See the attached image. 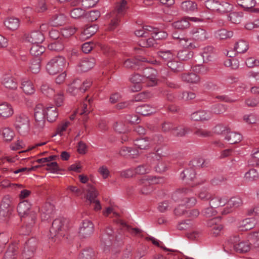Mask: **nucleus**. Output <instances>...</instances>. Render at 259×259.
I'll use <instances>...</instances> for the list:
<instances>
[{
    "label": "nucleus",
    "mask_w": 259,
    "mask_h": 259,
    "mask_svg": "<svg viewBox=\"0 0 259 259\" xmlns=\"http://www.w3.org/2000/svg\"><path fill=\"white\" fill-rule=\"evenodd\" d=\"M31 204L28 200H23L19 203L17 206V212L21 218H27L28 221L30 220L35 223L37 219L35 211L32 210Z\"/></svg>",
    "instance_id": "1"
},
{
    "label": "nucleus",
    "mask_w": 259,
    "mask_h": 259,
    "mask_svg": "<svg viewBox=\"0 0 259 259\" xmlns=\"http://www.w3.org/2000/svg\"><path fill=\"white\" fill-rule=\"evenodd\" d=\"M162 179L154 176H147L140 179L138 182V186L141 187L140 192L145 195L150 194L152 191L151 185L160 183Z\"/></svg>",
    "instance_id": "2"
},
{
    "label": "nucleus",
    "mask_w": 259,
    "mask_h": 259,
    "mask_svg": "<svg viewBox=\"0 0 259 259\" xmlns=\"http://www.w3.org/2000/svg\"><path fill=\"white\" fill-rule=\"evenodd\" d=\"M64 57L58 56L51 59L46 65L47 72L50 75H55L62 71L65 64Z\"/></svg>",
    "instance_id": "3"
},
{
    "label": "nucleus",
    "mask_w": 259,
    "mask_h": 259,
    "mask_svg": "<svg viewBox=\"0 0 259 259\" xmlns=\"http://www.w3.org/2000/svg\"><path fill=\"white\" fill-rule=\"evenodd\" d=\"M67 221L64 218H58L52 223V227L50 228V237L62 236L64 235L62 231L65 229V225Z\"/></svg>",
    "instance_id": "4"
},
{
    "label": "nucleus",
    "mask_w": 259,
    "mask_h": 259,
    "mask_svg": "<svg viewBox=\"0 0 259 259\" xmlns=\"http://www.w3.org/2000/svg\"><path fill=\"white\" fill-rule=\"evenodd\" d=\"M30 120L28 116L20 114L16 117L15 126L18 132L21 134H24L29 130Z\"/></svg>",
    "instance_id": "5"
},
{
    "label": "nucleus",
    "mask_w": 259,
    "mask_h": 259,
    "mask_svg": "<svg viewBox=\"0 0 259 259\" xmlns=\"http://www.w3.org/2000/svg\"><path fill=\"white\" fill-rule=\"evenodd\" d=\"M228 241L231 244V247H233L236 252H246L250 249V243L248 241H240L238 236L231 237Z\"/></svg>",
    "instance_id": "6"
},
{
    "label": "nucleus",
    "mask_w": 259,
    "mask_h": 259,
    "mask_svg": "<svg viewBox=\"0 0 259 259\" xmlns=\"http://www.w3.org/2000/svg\"><path fill=\"white\" fill-rule=\"evenodd\" d=\"M157 71L151 67H146L143 70V78L144 83L148 87H154L157 83Z\"/></svg>",
    "instance_id": "7"
},
{
    "label": "nucleus",
    "mask_w": 259,
    "mask_h": 259,
    "mask_svg": "<svg viewBox=\"0 0 259 259\" xmlns=\"http://www.w3.org/2000/svg\"><path fill=\"white\" fill-rule=\"evenodd\" d=\"M45 109L42 105L38 104L34 109L35 126L38 130L42 128L45 123Z\"/></svg>",
    "instance_id": "8"
},
{
    "label": "nucleus",
    "mask_w": 259,
    "mask_h": 259,
    "mask_svg": "<svg viewBox=\"0 0 259 259\" xmlns=\"http://www.w3.org/2000/svg\"><path fill=\"white\" fill-rule=\"evenodd\" d=\"M192 193V190L188 188H181L172 192L171 195L172 200L176 202H183L187 196Z\"/></svg>",
    "instance_id": "9"
},
{
    "label": "nucleus",
    "mask_w": 259,
    "mask_h": 259,
    "mask_svg": "<svg viewBox=\"0 0 259 259\" xmlns=\"http://www.w3.org/2000/svg\"><path fill=\"white\" fill-rule=\"evenodd\" d=\"M243 204L242 198L238 196H233L229 200H227L226 206L222 211V214H227L233 211L234 208L241 206Z\"/></svg>",
    "instance_id": "10"
},
{
    "label": "nucleus",
    "mask_w": 259,
    "mask_h": 259,
    "mask_svg": "<svg viewBox=\"0 0 259 259\" xmlns=\"http://www.w3.org/2000/svg\"><path fill=\"white\" fill-rule=\"evenodd\" d=\"M37 244V241L35 238H30L25 242L22 252V256L24 258L27 259L33 255Z\"/></svg>",
    "instance_id": "11"
},
{
    "label": "nucleus",
    "mask_w": 259,
    "mask_h": 259,
    "mask_svg": "<svg viewBox=\"0 0 259 259\" xmlns=\"http://www.w3.org/2000/svg\"><path fill=\"white\" fill-rule=\"evenodd\" d=\"M94 225L90 220L83 221L79 229V235L84 238L90 236L94 232Z\"/></svg>",
    "instance_id": "12"
},
{
    "label": "nucleus",
    "mask_w": 259,
    "mask_h": 259,
    "mask_svg": "<svg viewBox=\"0 0 259 259\" xmlns=\"http://www.w3.org/2000/svg\"><path fill=\"white\" fill-rule=\"evenodd\" d=\"M1 82L8 89L15 90L17 89V83L10 74H4L1 78Z\"/></svg>",
    "instance_id": "13"
},
{
    "label": "nucleus",
    "mask_w": 259,
    "mask_h": 259,
    "mask_svg": "<svg viewBox=\"0 0 259 259\" xmlns=\"http://www.w3.org/2000/svg\"><path fill=\"white\" fill-rule=\"evenodd\" d=\"M114 232L112 228L108 227L105 230L104 233L101 237L102 245L104 247L105 251L106 250V247H109L112 243V241L113 239Z\"/></svg>",
    "instance_id": "14"
},
{
    "label": "nucleus",
    "mask_w": 259,
    "mask_h": 259,
    "mask_svg": "<svg viewBox=\"0 0 259 259\" xmlns=\"http://www.w3.org/2000/svg\"><path fill=\"white\" fill-rule=\"evenodd\" d=\"M220 220L217 218H213L207 222V226L210 228L211 233L214 236L220 235L222 230V225L219 223Z\"/></svg>",
    "instance_id": "15"
},
{
    "label": "nucleus",
    "mask_w": 259,
    "mask_h": 259,
    "mask_svg": "<svg viewBox=\"0 0 259 259\" xmlns=\"http://www.w3.org/2000/svg\"><path fill=\"white\" fill-rule=\"evenodd\" d=\"M193 38L198 41H204L209 38L208 33L201 28H195L190 31Z\"/></svg>",
    "instance_id": "16"
},
{
    "label": "nucleus",
    "mask_w": 259,
    "mask_h": 259,
    "mask_svg": "<svg viewBox=\"0 0 259 259\" xmlns=\"http://www.w3.org/2000/svg\"><path fill=\"white\" fill-rule=\"evenodd\" d=\"M212 114L210 111L199 110L193 113L191 118L194 121H205L211 118Z\"/></svg>",
    "instance_id": "17"
},
{
    "label": "nucleus",
    "mask_w": 259,
    "mask_h": 259,
    "mask_svg": "<svg viewBox=\"0 0 259 259\" xmlns=\"http://www.w3.org/2000/svg\"><path fill=\"white\" fill-rule=\"evenodd\" d=\"M41 218L42 220H48L54 212V206L50 202H46L40 209Z\"/></svg>",
    "instance_id": "18"
},
{
    "label": "nucleus",
    "mask_w": 259,
    "mask_h": 259,
    "mask_svg": "<svg viewBox=\"0 0 259 259\" xmlns=\"http://www.w3.org/2000/svg\"><path fill=\"white\" fill-rule=\"evenodd\" d=\"M95 64L94 58H85L77 65V70L78 71L86 72L92 68Z\"/></svg>",
    "instance_id": "19"
},
{
    "label": "nucleus",
    "mask_w": 259,
    "mask_h": 259,
    "mask_svg": "<svg viewBox=\"0 0 259 259\" xmlns=\"http://www.w3.org/2000/svg\"><path fill=\"white\" fill-rule=\"evenodd\" d=\"M44 39V34L39 31H33L27 37V40L32 44H41Z\"/></svg>",
    "instance_id": "20"
},
{
    "label": "nucleus",
    "mask_w": 259,
    "mask_h": 259,
    "mask_svg": "<svg viewBox=\"0 0 259 259\" xmlns=\"http://www.w3.org/2000/svg\"><path fill=\"white\" fill-rule=\"evenodd\" d=\"M255 221L252 218H246L240 222L238 227L241 231H247L254 228Z\"/></svg>",
    "instance_id": "21"
},
{
    "label": "nucleus",
    "mask_w": 259,
    "mask_h": 259,
    "mask_svg": "<svg viewBox=\"0 0 259 259\" xmlns=\"http://www.w3.org/2000/svg\"><path fill=\"white\" fill-rule=\"evenodd\" d=\"M14 111L12 106L7 103L4 102L0 104V116L7 118L13 115Z\"/></svg>",
    "instance_id": "22"
},
{
    "label": "nucleus",
    "mask_w": 259,
    "mask_h": 259,
    "mask_svg": "<svg viewBox=\"0 0 259 259\" xmlns=\"http://www.w3.org/2000/svg\"><path fill=\"white\" fill-rule=\"evenodd\" d=\"M224 139L230 144H236L240 142L242 139L241 134L236 132L228 131L225 136Z\"/></svg>",
    "instance_id": "23"
},
{
    "label": "nucleus",
    "mask_w": 259,
    "mask_h": 259,
    "mask_svg": "<svg viewBox=\"0 0 259 259\" xmlns=\"http://www.w3.org/2000/svg\"><path fill=\"white\" fill-rule=\"evenodd\" d=\"M196 173L193 167L186 168L181 172L180 177L181 179L185 180L186 183H189V181H193L195 178Z\"/></svg>",
    "instance_id": "24"
},
{
    "label": "nucleus",
    "mask_w": 259,
    "mask_h": 259,
    "mask_svg": "<svg viewBox=\"0 0 259 259\" xmlns=\"http://www.w3.org/2000/svg\"><path fill=\"white\" fill-rule=\"evenodd\" d=\"M45 112L48 121H55L58 116V111L55 106H48L45 108Z\"/></svg>",
    "instance_id": "25"
},
{
    "label": "nucleus",
    "mask_w": 259,
    "mask_h": 259,
    "mask_svg": "<svg viewBox=\"0 0 259 259\" xmlns=\"http://www.w3.org/2000/svg\"><path fill=\"white\" fill-rule=\"evenodd\" d=\"M21 88L26 95H32L35 91L32 82L27 79H23L22 80Z\"/></svg>",
    "instance_id": "26"
},
{
    "label": "nucleus",
    "mask_w": 259,
    "mask_h": 259,
    "mask_svg": "<svg viewBox=\"0 0 259 259\" xmlns=\"http://www.w3.org/2000/svg\"><path fill=\"white\" fill-rule=\"evenodd\" d=\"M136 111L138 114L147 116L155 112V109L149 105L143 104L137 107Z\"/></svg>",
    "instance_id": "27"
},
{
    "label": "nucleus",
    "mask_w": 259,
    "mask_h": 259,
    "mask_svg": "<svg viewBox=\"0 0 259 259\" xmlns=\"http://www.w3.org/2000/svg\"><path fill=\"white\" fill-rule=\"evenodd\" d=\"M209 200V206L212 207L214 209L220 207L224 206L227 203V199L225 197H210V199Z\"/></svg>",
    "instance_id": "28"
},
{
    "label": "nucleus",
    "mask_w": 259,
    "mask_h": 259,
    "mask_svg": "<svg viewBox=\"0 0 259 259\" xmlns=\"http://www.w3.org/2000/svg\"><path fill=\"white\" fill-rule=\"evenodd\" d=\"M158 55L166 62L167 64L169 62L173 60L175 58L174 53L168 50H162L159 51L158 52Z\"/></svg>",
    "instance_id": "29"
},
{
    "label": "nucleus",
    "mask_w": 259,
    "mask_h": 259,
    "mask_svg": "<svg viewBox=\"0 0 259 259\" xmlns=\"http://www.w3.org/2000/svg\"><path fill=\"white\" fill-rule=\"evenodd\" d=\"M183 81L190 83H197L200 81V77L195 73H188L182 74Z\"/></svg>",
    "instance_id": "30"
},
{
    "label": "nucleus",
    "mask_w": 259,
    "mask_h": 259,
    "mask_svg": "<svg viewBox=\"0 0 259 259\" xmlns=\"http://www.w3.org/2000/svg\"><path fill=\"white\" fill-rule=\"evenodd\" d=\"M5 26L9 30H15L20 25V21L16 18H9L4 22Z\"/></svg>",
    "instance_id": "31"
},
{
    "label": "nucleus",
    "mask_w": 259,
    "mask_h": 259,
    "mask_svg": "<svg viewBox=\"0 0 259 259\" xmlns=\"http://www.w3.org/2000/svg\"><path fill=\"white\" fill-rule=\"evenodd\" d=\"M99 195L98 190L93 186L91 185L88 186V189L87 190L86 199L88 201L92 202L93 201L97 200V198Z\"/></svg>",
    "instance_id": "32"
},
{
    "label": "nucleus",
    "mask_w": 259,
    "mask_h": 259,
    "mask_svg": "<svg viewBox=\"0 0 259 259\" xmlns=\"http://www.w3.org/2000/svg\"><path fill=\"white\" fill-rule=\"evenodd\" d=\"M98 26L96 25H93L87 26L81 33L82 39H87L94 34L98 30Z\"/></svg>",
    "instance_id": "33"
},
{
    "label": "nucleus",
    "mask_w": 259,
    "mask_h": 259,
    "mask_svg": "<svg viewBox=\"0 0 259 259\" xmlns=\"http://www.w3.org/2000/svg\"><path fill=\"white\" fill-rule=\"evenodd\" d=\"M181 7L184 11L187 13H192L197 10V5L194 1H187L182 3Z\"/></svg>",
    "instance_id": "34"
},
{
    "label": "nucleus",
    "mask_w": 259,
    "mask_h": 259,
    "mask_svg": "<svg viewBox=\"0 0 259 259\" xmlns=\"http://www.w3.org/2000/svg\"><path fill=\"white\" fill-rule=\"evenodd\" d=\"M66 20V17L63 14L55 15L51 18L50 23L53 26H58L64 24Z\"/></svg>",
    "instance_id": "35"
},
{
    "label": "nucleus",
    "mask_w": 259,
    "mask_h": 259,
    "mask_svg": "<svg viewBox=\"0 0 259 259\" xmlns=\"http://www.w3.org/2000/svg\"><path fill=\"white\" fill-rule=\"evenodd\" d=\"M213 56V48L211 46H208L204 48L203 52L201 53V57L203 58L204 62L211 61Z\"/></svg>",
    "instance_id": "36"
},
{
    "label": "nucleus",
    "mask_w": 259,
    "mask_h": 259,
    "mask_svg": "<svg viewBox=\"0 0 259 259\" xmlns=\"http://www.w3.org/2000/svg\"><path fill=\"white\" fill-rule=\"evenodd\" d=\"M134 144L140 149H147L151 147L149 138L137 139L135 141Z\"/></svg>",
    "instance_id": "37"
},
{
    "label": "nucleus",
    "mask_w": 259,
    "mask_h": 259,
    "mask_svg": "<svg viewBox=\"0 0 259 259\" xmlns=\"http://www.w3.org/2000/svg\"><path fill=\"white\" fill-rule=\"evenodd\" d=\"M233 35L232 31H227L225 29H222L214 32V36L217 38L224 39L231 37Z\"/></svg>",
    "instance_id": "38"
},
{
    "label": "nucleus",
    "mask_w": 259,
    "mask_h": 259,
    "mask_svg": "<svg viewBox=\"0 0 259 259\" xmlns=\"http://www.w3.org/2000/svg\"><path fill=\"white\" fill-rule=\"evenodd\" d=\"M77 259H95V253L92 249L87 248L79 253Z\"/></svg>",
    "instance_id": "39"
},
{
    "label": "nucleus",
    "mask_w": 259,
    "mask_h": 259,
    "mask_svg": "<svg viewBox=\"0 0 259 259\" xmlns=\"http://www.w3.org/2000/svg\"><path fill=\"white\" fill-rule=\"evenodd\" d=\"M135 175H144L149 174L151 171L150 166L147 164H140L134 168Z\"/></svg>",
    "instance_id": "40"
},
{
    "label": "nucleus",
    "mask_w": 259,
    "mask_h": 259,
    "mask_svg": "<svg viewBox=\"0 0 259 259\" xmlns=\"http://www.w3.org/2000/svg\"><path fill=\"white\" fill-rule=\"evenodd\" d=\"M172 27L178 29H184L189 27L190 24L187 17L177 21L172 24Z\"/></svg>",
    "instance_id": "41"
},
{
    "label": "nucleus",
    "mask_w": 259,
    "mask_h": 259,
    "mask_svg": "<svg viewBox=\"0 0 259 259\" xmlns=\"http://www.w3.org/2000/svg\"><path fill=\"white\" fill-rule=\"evenodd\" d=\"M127 9V1L122 0L119 3H117L115 7V11L118 15L123 16L125 14Z\"/></svg>",
    "instance_id": "42"
},
{
    "label": "nucleus",
    "mask_w": 259,
    "mask_h": 259,
    "mask_svg": "<svg viewBox=\"0 0 259 259\" xmlns=\"http://www.w3.org/2000/svg\"><path fill=\"white\" fill-rule=\"evenodd\" d=\"M259 177L258 174L256 169L251 168L245 172L244 179L247 182H253L256 181Z\"/></svg>",
    "instance_id": "43"
},
{
    "label": "nucleus",
    "mask_w": 259,
    "mask_h": 259,
    "mask_svg": "<svg viewBox=\"0 0 259 259\" xmlns=\"http://www.w3.org/2000/svg\"><path fill=\"white\" fill-rule=\"evenodd\" d=\"M80 81L78 79L75 80L72 83L69 85L67 91L71 95L75 96L80 92L79 85Z\"/></svg>",
    "instance_id": "44"
},
{
    "label": "nucleus",
    "mask_w": 259,
    "mask_h": 259,
    "mask_svg": "<svg viewBox=\"0 0 259 259\" xmlns=\"http://www.w3.org/2000/svg\"><path fill=\"white\" fill-rule=\"evenodd\" d=\"M122 225L125 227L127 230V231L130 233L131 235L139 237H144V232L141 229L138 228H132L128 225H127L126 223H123Z\"/></svg>",
    "instance_id": "45"
},
{
    "label": "nucleus",
    "mask_w": 259,
    "mask_h": 259,
    "mask_svg": "<svg viewBox=\"0 0 259 259\" xmlns=\"http://www.w3.org/2000/svg\"><path fill=\"white\" fill-rule=\"evenodd\" d=\"M167 65L169 68L175 72H180L184 69L183 63L176 61L175 59L169 62Z\"/></svg>",
    "instance_id": "46"
},
{
    "label": "nucleus",
    "mask_w": 259,
    "mask_h": 259,
    "mask_svg": "<svg viewBox=\"0 0 259 259\" xmlns=\"http://www.w3.org/2000/svg\"><path fill=\"white\" fill-rule=\"evenodd\" d=\"M234 49L237 53H244L248 49V44L244 40H239L236 44Z\"/></svg>",
    "instance_id": "47"
},
{
    "label": "nucleus",
    "mask_w": 259,
    "mask_h": 259,
    "mask_svg": "<svg viewBox=\"0 0 259 259\" xmlns=\"http://www.w3.org/2000/svg\"><path fill=\"white\" fill-rule=\"evenodd\" d=\"M39 44H33L30 49V53L34 56H38L41 55L45 51V48Z\"/></svg>",
    "instance_id": "48"
},
{
    "label": "nucleus",
    "mask_w": 259,
    "mask_h": 259,
    "mask_svg": "<svg viewBox=\"0 0 259 259\" xmlns=\"http://www.w3.org/2000/svg\"><path fill=\"white\" fill-rule=\"evenodd\" d=\"M40 91L45 96L51 97L54 95V90L47 83H43L40 86Z\"/></svg>",
    "instance_id": "49"
},
{
    "label": "nucleus",
    "mask_w": 259,
    "mask_h": 259,
    "mask_svg": "<svg viewBox=\"0 0 259 259\" xmlns=\"http://www.w3.org/2000/svg\"><path fill=\"white\" fill-rule=\"evenodd\" d=\"M177 56L181 60H188L193 57V53L188 50H182L178 52Z\"/></svg>",
    "instance_id": "50"
},
{
    "label": "nucleus",
    "mask_w": 259,
    "mask_h": 259,
    "mask_svg": "<svg viewBox=\"0 0 259 259\" xmlns=\"http://www.w3.org/2000/svg\"><path fill=\"white\" fill-rule=\"evenodd\" d=\"M190 132V130L188 127L183 126L176 125L175 128H174L173 135L178 137H183Z\"/></svg>",
    "instance_id": "51"
},
{
    "label": "nucleus",
    "mask_w": 259,
    "mask_h": 259,
    "mask_svg": "<svg viewBox=\"0 0 259 259\" xmlns=\"http://www.w3.org/2000/svg\"><path fill=\"white\" fill-rule=\"evenodd\" d=\"M227 110V107L226 105L221 104H217L212 106L210 112H211L212 114H219L225 113Z\"/></svg>",
    "instance_id": "52"
},
{
    "label": "nucleus",
    "mask_w": 259,
    "mask_h": 259,
    "mask_svg": "<svg viewBox=\"0 0 259 259\" xmlns=\"http://www.w3.org/2000/svg\"><path fill=\"white\" fill-rule=\"evenodd\" d=\"M1 135L5 141H11L14 136L13 131L9 127H5L1 131Z\"/></svg>",
    "instance_id": "53"
},
{
    "label": "nucleus",
    "mask_w": 259,
    "mask_h": 259,
    "mask_svg": "<svg viewBox=\"0 0 259 259\" xmlns=\"http://www.w3.org/2000/svg\"><path fill=\"white\" fill-rule=\"evenodd\" d=\"M232 6L226 2H219L217 11L221 13H227L232 10Z\"/></svg>",
    "instance_id": "54"
},
{
    "label": "nucleus",
    "mask_w": 259,
    "mask_h": 259,
    "mask_svg": "<svg viewBox=\"0 0 259 259\" xmlns=\"http://www.w3.org/2000/svg\"><path fill=\"white\" fill-rule=\"evenodd\" d=\"M64 48V44L60 40L55 41L48 45L49 49L51 51H60L63 50Z\"/></svg>",
    "instance_id": "55"
},
{
    "label": "nucleus",
    "mask_w": 259,
    "mask_h": 259,
    "mask_svg": "<svg viewBox=\"0 0 259 259\" xmlns=\"http://www.w3.org/2000/svg\"><path fill=\"white\" fill-rule=\"evenodd\" d=\"M238 5L245 9H250L256 4L255 0H238Z\"/></svg>",
    "instance_id": "56"
},
{
    "label": "nucleus",
    "mask_w": 259,
    "mask_h": 259,
    "mask_svg": "<svg viewBox=\"0 0 259 259\" xmlns=\"http://www.w3.org/2000/svg\"><path fill=\"white\" fill-rule=\"evenodd\" d=\"M179 41L180 45L184 48L190 49L196 48V46L195 43L193 42L189 38L182 37L180 38Z\"/></svg>",
    "instance_id": "57"
},
{
    "label": "nucleus",
    "mask_w": 259,
    "mask_h": 259,
    "mask_svg": "<svg viewBox=\"0 0 259 259\" xmlns=\"http://www.w3.org/2000/svg\"><path fill=\"white\" fill-rule=\"evenodd\" d=\"M40 60L38 58L32 60L29 66L30 70L33 73H37L40 71Z\"/></svg>",
    "instance_id": "58"
},
{
    "label": "nucleus",
    "mask_w": 259,
    "mask_h": 259,
    "mask_svg": "<svg viewBox=\"0 0 259 259\" xmlns=\"http://www.w3.org/2000/svg\"><path fill=\"white\" fill-rule=\"evenodd\" d=\"M156 39L152 36L147 39H142L140 41V46L143 48L154 47L156 45Z\"/></svg>",
    "instance_id": "59"
},
{
    "label": "nucleus",
    "mask_w": 259,
    "mask_h": 259,
    "mask_svg": "<svg viewBox=\"0 0 259 259\" xmlns=\"http://www.w3.org/2000/svg\"><path fill=\"white\" fill-rule=\"evenodd\" d=\"M77 30V28L72 26L63 28L61 30L62 35L65 37H69L72 35Z\"/></svg>",
    "instance_id": "60"
},
{
    "label": "nucleus",
    "mask_w": 259,
    "mask_h": 259,
    "mask_svg": "<svg viewBox=\"0 0 259 259\" xmlns=\"http://www.w3.org/2000/svg\"><path fill=\"white\" fill-rule=\"evenodd\" d=\"M228 19L232 23L239 24L241 22L242 16L239 13L233 12L228 15Z\"/></svg>",
    "instance_id": "61"
},
{
    "label": "nucleus",
    "mask_w": 259,
    "mask_h": 259,
    "mask_svg": "<svg viewBox=\"0 0 259 259\" xmlns=\"http://www.w3.org/2000/svg\"><path fill=\"white\" fill-rule=\"evenodd\" d=\"M211 194L207 187L202 188L198 194V197L202 200H207L210 199Z\"/></svg>",
    "instance_id": "62"
},
{
    "label": "nucleus",
    "mask_w": 259,
    "mask_h": 259,
    "mask_svg": "<svg viewBox=\"0 0 259 259\" xmlns=\"http://www.w3.org/2000/svg\"><path fill=\"white\" fill-rule=\"evenodd\" d=\"M248 163L249 165L252 166L259 165V150L252 153L248 161Z\"/></svg>",
    "instance_id": "63"
},
{
    "label": "nucleus",
    "mask_w": 259,
    "mask_h": 259,
    "mask_svg": "<svg viewBox=\"0 0 259 259\" xmlns=\"http://www.w3.org/2000/svg\"><path fill=\"white\" fill-rule=\"evenodd\" d=\"M16 250L14 245L9 247L5 254L3 259H15L16 255Z\"/></svg>",
    "instance_id": "64"
}]
</instances>
